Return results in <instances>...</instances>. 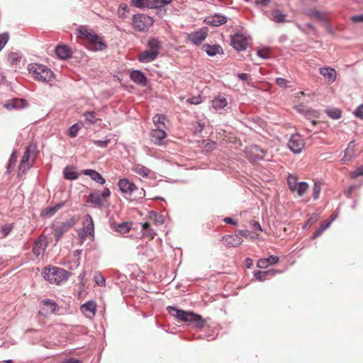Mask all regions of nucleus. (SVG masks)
Returning a JSON list of instances; mask_svg holds the SVG:
<instances>
[{"label":"nucleus","mask_w":363,"mask_h":363,"mask_svg":"<svg viewBox=\"0 0 363 363\" xmlns=\"http://www.w3.org/2000/svg\"><path fill=\"white\" fill-rule=\"evenodd\" d=\"M167 311L170 315L177 318L182 322L188 323L189 325L194 328H202L206 323V320L201 315L192 311H184L171 306L167 307Z\"/></svg>","instance_id":"nucleus-1"},{"label":"nucleus","mask_w":363,"mask_h":363,"mask_svg":"<svg viewBox=\"0 0 363 363\" xmlns=\"http://www.w3.org/2000/svg\"><path fill=\"white\" fill-rule=\"evenodd\" d=\"M77 30L79 36L84 38L90 44V47H89L90 50L98 52L105 50L107 48V45L103 38L92 30H89L87 26H80Z\"/></svg>","instance_id":"nucleus-2"},{"label":"nucleus","mask_w":363,"mask_h":363,"mask_svg":"<svg viewBox=\"0 0 363 363\" xmlns=\"http://www.w3.org/2000/svg\"><path fill=\"white\" fill-rule=\"evenodd\" d=\"M28 70L34 78L43 82H50L54 77L53 72L47 66L41 64H29L28 66Z\"/></svg>","instance_id":"nucleus-3"},{"label":"nucleus","mask_w":363,"mask_h":363,"mask_svg":"<svg viewBox=\"0 0 363 363\" xmlns=\"http://www.w3.org/2000/svg\"><path fill=\"white\" fill-rule=\"evenodd\" d=\"M68 272L62 268L57 267H48L43 272L45 279L51 284H59L61 281L67 279Z\"/></svg>","instance_id":"nucleus-4"},{"label":"nucleus","mask_w":363,"mask_h":363,"mask_svg":"<svg viewBox=\"0 0 363 363\" xmlns=\"http://www.w3.org/2000/svg\"><path fill=\"white\" fill-rule=\"evenodd\" d=\"M153 18L145 14H135L133 16V26L135 30L145 31L153 24Z\"/></svg>","instance_id":"nucleus-5"},{"label":"nucleus","mask_w":363,"mask_h":363,"mask_svg":"<svg viewBox=\"0 0 363 363\" xmlns=\"http://www.w3.org/2000/svg\"><path fill=\"white\" fill-rule=\"evenodd\" d=\"M76 223V219L71 218L66 221L61 223L59 225H56L54 229L55 239L58 242L62 236Z\"/></svg>","instance_id":"nucleus-6"},{"label":"nucleus","mask_w":363,"mask_h":363,"mask_svg":"<svg viewBox=\"0 0 363 363\" xmlns=\"http://www.w3.org/2000/svg\"><path fill=\"white\" fill-rule=\"evenodd\" d=\"M230 44L235 50L238 51H243L247 48V38L242 34H234L230 37Z\"/></svg>","instance_id":"nucleus-7"},{"label":"nucleus","mask_w":363,"mask_h":363,"mask_svg":"<svg viewBox=\"0 0 363 363\" xmlns=\"http://www.w3.org/2000/svg\"><path fill=\"white\" fill-rule=\"evenodd\" d=\"M305 146L303 140L298 135H293L289 143V149L295 154H299Z\"/></svg>","instance_id":"nucleus-8"},{"label":"nucleus","mask_w":363,"mask_h":363,"mask_svg":"<svg viewBox=\"0 0 363 363\" xmlns=\"http://www.w3.org/2000/svg\"><path fill=\"white\" fill-rule=\"evenodd\" d=\"M118 186L123 194L131 195L138 190L136 185L127 178L120 179L118 182Z\"/></svg>","instance_id":"nucleus-9"},{"label":"nucleus","mask_w":363,"mask_h":363,"mask_svg":"<svg viewBox=\"0 0 363 363\" xmlns=\"http://www.w3.org/2000/svg\"><path fill=\"white\" fill-rule=\"evenodd\" d=\"M36 150V145L34 144H30L26 147L23 155L20 162L19 169L25 170L28 169L31 165L29 164V159L30 157V154Z\"/></svg>","instance_id":"nucleus-10"},{"label":"nucleus","mask_w":363,"mask_h":363,"mask_svg":"<svg viewBox=\"0 0 363 363\" xmlns=\"http://www.w3.org/2000/svg\"><path fill=\"white\" fill-rule=\"evenodd\" d=\"M48 242L45 237L40 236L35 242L33 247V253L38 257L43 255L47 248Z\"/></svg>","instance_id":"nucleus-11"},{"label":"nucleus","mask_w":363,"mask_h":363,"mask_svg":"<svg viewBox=\"0 0 363 363\" xmlns=\"http://www.w3.org/2000/svg\"><path fill=\"white\" fill-rule=\"evenodd\" d=\"M130 79L140 86H145L147 83V78L145 74L139 69H135L130 73Z\"/></svg>","instance_id":"nucleus-12"},{"label":"nucleus","mask_w":363,"mask_h":363,"mask_svg":"<svg viewBox=\"0 0 363 363\" xmlns=\"http://www.w3.org/2000/svg\"><path fill=\"white\" fill-rule=\"evenodd\" d=\"M221 240L225 241V245L228 247H235L240 245L243 240L241 237L238 236L235 233L234 235H227L223 236Z\"/></svg>","instance_id":"nucleus-13"},{"label":"nucleus","mask_w":363,"mask_h":363,"mask_svg":"<svg viewBox=\"0 0 363 363\" xmlns=\"http://www.w3.org/2000/svg\"><path fill=\"white\" fill-rule=\"evenodd\" d=\"M167 137L166 132L163 128H155L151 131L150 138L151 140L157 145L164 144V140Z\"/></svg>","instance_id":"nucleus-14"},{"label":"nucleus","mask_w":363,"mask_h":363,"mask_svg":"<svg viewBox=\"0 0 363 363\" xmlns=\"http://www.w3.org/2000/svg\"><path fill=\"white\" fill-rule=\"evenodd\" d=\"M207 24L213 26H219L226 23L227 17L224 15L216 13L206 18Z\"/></svg>","instance_id":"nucleus-15"},{"label":"nucleus","mask_w":363,"mask_h":363,"mask_svg":"<svg viewBox=\"0 0 363 363\" xmlns=\"http://www.w3.org/2000/svg\"><path fill=\"white\" fill-rule=\"evenodd\" d=\"M158 55L157 52H152L150 50H145L141 52L138 57V60L141 63H149L154 61Z\"/></svg>","instance_id":"nucleus-16"},{"label":"nucleus","mask_w":363,"mask_h":363,"mask_svg":"<svg viewBox=\"0 0 363 363\" xmlns=\"http://www.w3.org/2000/svg\"><path fill=\"white\" fill-rule=\"evenodd\" d=\"M55 55L60 60H67L72 57V51L67 45H60L55 48Z\"/></svg>","instance_id":"nucleus-17"},{"label":"nucleus","mask_w":363,"mask_h":363,"mask_svg":"<svg viewBox=\"0 0 363 363\" xmlns=\"http://www.w3.org/2000/svg\"><path fill=\"white\" fill-rule=\"evenodd\" d=\"M87 201L96 208H100L103 206V198L96 191L89 194Z\"/></svg>","instance_id":"nucleus-18"},{"label":"nucleus","mask_w":363,"mask_h":363,"mask_svg":"<svg viewBox=\"0 0 363 363\" xmlns=\"http://www.w3.org/2000/svg\"><path fill=\"white\" fill-rule=\"evenodd\" d=\"M82 173L84 175L89 176L93 181L99 184H104L106 182L105 179L94 169H84Z\"/></svg>","instance_id":"nucleus-19"},{"label":"nucleus","mask_w":363,"mask_h":363,"mask_svg":"<svg viewBox=\"0 0 363 363\" xmlns=\"http://www.w3.org/2000/svg\"><path fill=\"white\" fill-rule=\"evenodd\" d=\"M43 304V310L45 311V313H42L44 315H47L48 313H55L59 309L56 302L51 299H45Z\"/></svg>","instance_id":"nucleus-20"},{"label":"nucleus","mask_w":363,"mask_h":363,"mask_svg":"<svg viewBox=\"0 0 363 363\" xmlns=\"http://www.w3.org/2000/svg\"><path fill=\"white\" fill-rule=\"evenodd\" d=\"M203 50L210 57L216 56L218 54H223V50L221 46L219 45H209L205 44L203 45Z\"/></svg>","instance_id":"nucleus-21"},{"label":"nucleus","mask_w":363,"mask_h":363,"mask_svg":"<svg viewBox=\"0 0 363 363\" xmlns=\"http://www.w3.org/2000/svg\"><path fill=\"white\" fill-rule=\"evenodd\" d=\"M206 38L205 31L199 30L189 35V40L194 45H200Z\"/></svg>","instance_id":"nucleus-22"},{"label":"nucleus","mask_w":363,"mask_h":363,"mask_svg":"<svg viewBox=\"0 0 363 363\" xmlns=\"http://www.w3.org/2000/svg\"><path fill=\"white\" fill-rule=\"evenodd\" d=\"M84 232L86 235H89L94 237V221L91 216L89 214H86L84 220Z\"/></svg>","instance_id":"nucleus-23"},{"label":"nucleus","mask_w":363,"mask_h":363,"mask_svg":"<svg viewBox=\"0 0 363 363\" xmlns=\"http://www.w3.org/2000/svg\"><path fill=\"white\" fill-rule=\"evenodd\" d=\"M110 227L116 232L125 234L130 230L131 223L122 222L118 224H116L113 222H110Z\"/></svg>","instance_id":"nucleus-24"},{"label":"nucleus","mask_w":363,"mask_h":363,"mask_svg":"<svg viewBox=\"0 0 363 363\" xmlns=\"http://www.w3.org/2000/svg\"><path fill=\"white\" fill-rule=\"evenodd\" d=\"M320 73L329 82H333L336 79V71L332 67H322L320 69Z\"/></svg>","instance_id":"nucleus-25"},{"label":"nucleus","mask_w":363,"mask_h":363,"mask_svg":"<svg viewBox=\"0 0 363 363\" xmlns=\"http://www.w3.org/2000/svg\"><path fill=\"white\" fill-rule=\"evenodd\" d=\"M26 103L23 99H14L6 101L4 107L8 110L18 109L23 107Z\"/></svg>","instance_id":"nucleus-26"},{"label":"nucleus","mask_w":363,"mask_h":363,"mask_svg":"<svg viewBox=\"0 0 363 363\" xmlns=\"http://www.w3.org/2000/svg\"><path fill=\"white\" fill-rule=\"evenodd\" d=\"M227 105V99L223 96L219 95L212 101V106L217 111L224 108Z\"/></svg>","instance_id":"nucleus-27"},{"label":"nucleus","mask_w":363,"mask_h":363,"mask_svg":"<svg viewBox=\"0 0 363 363\" xmlns=\"http://www.w3.org/2000/svg\"><path fill=\"white\" fill-rule=\"evenodd\" d=\"M147 46L149 48L148 50L157 52L159 55L160 50L162 47V42L157 38H152L148 40Z\"/></svg>","instance_id":"nucleus-28"},{"label":"nucleus","mask_w":363,"mask_h":363,"mask_svg":"<svg viewBox=\"0 0 363 363\" xmlns=\"http://www.w3.org/2000/svg\"><path fill=\"white\" fill-rule=\"evenodd\" d=\"M64 177L67 180H76L79 177V173L74 169V167L67 166L63 170Z\"/></svg>","instance_id":"nucleus-29"},{"label":"nucleus","mask_w":363,"mask_h":363,"mask_svg":"<svg viewBox=\"0 0 363 363\" xmlns=\"http://www.w3.org/2000/svg\"><path fill=\"white\" fill-rule=\"evenodd\" d=\"M286 15L279 10H273L271 13L270 19L276 23H282L286 22Z\"/></svg>","instance_id":"nucleus-30"},{"label":"nucleus","mask_w":363,"mask_h":363,"mask_svg":"<svg viewBox=\"0 0 363 363\" xmlns=\"http://www.w3.org/2000/svg\"><path fill=\"white\" fill-rule=\"evenodd\" d=\"M133 171L143 178H147L151 172L150 169H149L147 167L139 164H135L133 166Z\"/></svg>","instance_id":"nucleus-31"},{"label":"nucleus","mask_w":363,"mask_h":363,"mask_svg":"<svg viewBox=\"0 0 363 363\" xmlns=\"http://www.w3.org/2000/svg\"><path fill=\"white\" fill-rule=\"evenodd\" d=\"M96 305L94 301H89L81 306V310L83 313H89L91 315H94L96 313Z\"/></svg>","instance_id":"nucleus-32"},{"label":"nucleus","mask_w":363,"mask_h":363,"mask_svg":"<svg viewBox=\"0 0 363 363\" xmlns=\"http://www.w3.org/2000/svg\"><path fill=\"white\" fill-rule=\"evenodd\" d=\"M327 116L332 119H339L342 117V111L337 108H327L325 111Z\"/></svg>","instance_id":"nucleus-33"},{"label":"nucleus","mask_w":363,"mask_h":363,"mask_svg":"<svg viewBox=\"0 0 363 363\" xmlns=\"http://www.w3.org/2000/svg\"><path fill=\"white\" fill-rule=\"evenodd\" d=\"M309 185L306 182H299L297 184L296 187L294 189V191L297 194V195L300 197L303 196L305 193L308 191Z\"/></svg>","instance_id":"nucleus-34"},{"label":"nucleus","mask_w":363,"mask_h":363,"mask_svg":"<svg viewBox=\"0 0 363 363\" xmlns=\"http://www.w3.org/2000/svg\"><path fill=\"white\" fill-rule=\"evenodd\" d=\"M150 218L153 220L156 225H162L164 222L163 216L157 212L152 211L150 212Z\"/></svg>","instance_id":"nucleus-35"},{"label":"nucleus","mask_w":363,"mask_h":363,"mask_svg":"<svg viewBox=\"0 0 363 363\" xmlns=\"http://www.w3.org/2000/svg\"><path fill=\"white\" fill-rule=\"evenodd\" d=\"M13 228V223H8L2 225L0 229V239L6 238L11 233Z\"/></svg>","instance_id":"nucleus-36"},{"label":"nucleus","mask_w":363,"mask_h":363,"mask_svg":"<svg viewBox=\"0 0 363 363\" xmlns=\"http://www.w3.org/2000/svg\"><path fill=\"white\" fill-rule=\"evenodd\" d=\"M16 160H17L16 152V151H13V152L11 153V155L10 156V158H9V162L7 164V169H6L7 173H9V174L11 173V172L12 171V169H13V167L16 165Z\"/></svg>","instance_id":"nucleus-37"},{"label":"nucleus","mask_w":363,"mask_h":363,"mask_svg":"<svg viewBox=\"0 0 363 363\" xmlns=\"http://www.w3.org/2000/svg\"><path fill=\"white\" fill-rule=\"evenodd\" d=\"M83 116L86 122L92 125L96 123L97 118H96L95 113L94 111H85L83 113Z\"/></svg>","instance_id":"nucleus-38"},{"label":"nucleus","mask_w":363,"mask_h":363,"mask_svg":"<svg viewBox=\"0 0 363 363\" xmlns=\"http://www.w3.org/2000/svg\"><path fill=\"white\" fill-rule=\"evenodd\" d=\"M287 183L291 191H294V189L296 187L297 184H298L299 182L297 181V179L295 176L289 174L287 178Z\"/></svg>","instance_id":"nucleus-39"},{"label":"nucleus","mask_w":363,"mask_h":363,"mask_svg":"<svg viewBox=\"0 0 363 363\" xmlns=\"http://www.w3.org/2000/svg\"><path fill=\"white\" fill-rule=\"evenodd\" d=\"M142 227L144 235H147L151 238H153L155 236L156 233L151 228L150 225L148 223H143Z\"/></svg>","instance_id":"nucleus-40"},{"label":"nucleus","mask_w":363,"mask_h":363,"mask_svg":"<svg viewBox=\"0 0 363 363\" xmlns=\"http://www.w3.org/2000/svg\"><path fill=\"white\" fill-rule=\"evenodd\" d=\"M153 123L156 128H163L165 125L163 121V116L160 114L155 115L152 118Z\"/></svg>","instance_id":"nucleus-41"},{"label":"nucleus","mask_w":363,"mask_h":363,"mask_svg":"<svg viewBox=\"0 0 363 363\" xmlns=\"http://www.w3.org/2000/svg\"><path fill=\"white\" fill-rule=\"evenodd\" d=\"M321 191V184L319 182H315L313 186V198L314 200H318Z\"/></svg>","instance_id":"nucleus-42"},{"label":"nucleus","mask_w":363,"mask_h":363,"mask_svg":"<svg viewBox=\"0 0 363 363\" xmlns=\"http://www.w3.org/2000/svg\"><path fill=\"white\" fill-rule=\"evenodd\" d=\"M309 15L320 21H326L325 14L318 10L313 9V10L310 11Z\"/></svg>","instance_id":"nucleus-43"},{"label":"nucleus","mask_w":363,"mask_h":363,"mask_svg":"<svg viewBox=\"0 0 363 363\" xmlns=\"http://www.w3.org/2000/svg\"><path fill=\"white\" fill-rule=\"evenodd\" d=\"M94 281L99 286H105L106 279L101 272H96L94 275Z\"/></svg>","instance_id":"nucleus-44"},{"label":"nucleus","mask_w":363,"mask_h":363,"mask_svg":"<svg viewBox=\"0 0 363 363\" xmlns=\"http://www.w3.org/2000/svg\"><path fill=\"white\" fill-rule=\"evenodd\" d=\"M79 130V126L77 123L72 125L68 129V135L70 138H73L77 135Z\"/></svg>","instance_id":"nucleus-45"},{"label":"nucleus","mask_w":363,"mask_h":363,"mask_svg":"<svg viewBox=\"0 0 363 363\" xmlns=\"http://www.w3.org/2000/svg\"><path fill=\"white\" fill-rule=\"evenodd\" d=\"M57 211L55 209V208L53 206H49L45 208V210L43 211V215L45 217H52L54 216Z\"/></svg>","instance_id":"nucleus-46"},{"label":"nucleus","mask_w":363,"mask_h":363,"mask_svg":"<svg viewBox=\"0 0 363 363\" xmlns=\"http://www.w3.org/2000/svg\"><path fill=\"white\" fill-rule=\"evenodd\" d=\"M275 82L279 87H281V88L288 87L289 86L288 84L289 83V82L287 79H286L284 78H281V77L276 78Z\"/></svg>","instance_id":"nucleus-47"},{"label":"nucleus","mask_w":363,"mask_h":363,"mask_svg":"<svg viewBox=\"0 0 363 363\" xmlns=\"http://www.w3.org/2000/svg\"><path fill=\"white\" fill-rule=\"evenodd\" d=\"M354 116L359 119H363V104L358 106L353 111Z\"/></svg>","instance_id":"nucleus-48"},{"label":"nucleus","mask_w":363,"mask_h":363,"mask_svg":"<svg viewBox=\"0 0 363 363\" xmlns=\"http://www.w3.org/2000/svg\"><path fill=\"white\" fill-rule=\"evenodd\" d=\"M110 143V140H93V143L99 147H106Z\"/></svg>","instance_id":"nucleus-49"},{"label":"nucleus","mask_w":363,"mask_h":363,"mask_svg":"<svg viewBox=\"0 0 363 363\" xmlns=\"http://www.w3.org/2000/svg\"><path fill=\"white\" fill-rule=\"evenodd\" d=\"M132 4L139 9H145L146 7L147 0H131Z\"/></svg>","instance_id":"nucleus-50"},{"label":"nucleus","mask_w":363,"mask_h":363,"mask_svg":"<svg viewBox=\"0 0 363 363\" xmlns=\"http://www.w3.org/2000/svg\"><path fill=\"white\" fill-rule=\"evenodd\" d=\"M146 7L147 9H156L161 7V4H160L157 0H147Z\"/></svg>","instance_id":"nucleus-51"},{"label":"nucleus","mask_w":363,"mask_h":363,"mask_svg":"<svg viewBox=\"0 0 363 363\" xmlns=\"http://www.w3.org/2000/svg\"><path fill=\"white\" fill-rule=\"evenodd\" d=\"M352 158V153H350V147H348L345 151V156L341 160V161L343 162V163H345L350 160H351Z\"/></svg>","instance_id":"nucleus-52"},{"label":"nucleus","mask_w":363,"mask_h":363,"mask_svg":"<svg viewBox=\"0 0 363 363\" xmlns=\"http://www.w3.org/2000/svg\"><path fill=\"white\" fill-rule=\"evenodd\" d=\"M257 266L258 268L265 269L269 266V264L266 258H261L258 259L257 262Z\"/></svg>","instance_id":"nucleus-53"},{"label":"nucleus","mask_w":363,"mask_h":363,"mask_svg":"<svg viewBox=\"0 0 363 363\" xmlns=\"http://www.w3.org/2000/svg\"><path fill=\"white\" fill-rule=\"evenodd\" d=\"M187 102L191 104L197 105L202 102L201 97L200 96H193L187 99Z\"/></svg>","instance_id":"nucleus-54"},{"label":"nucleus","mask_w":363,"mask_h":363,"mask_svg":"<svg viewBox=\"0 0 363 363\" xmlns=\"http://www.w3.org/2000/svg\"><path fill=\"white\" fill-rule=\"evenodd\" d=\"M254 277L259 281H264L267 279V277L264 275V272L262 271L254 272Z\"/></svg>","instance_id":"nucleus-55"},{"label":"nucleus","mask_w":363,"mask_h":363,"mask_svg":"<svg viewBox=\"0 0 363 363\" xmlns=\"http://www.w3.org/2000/svg\"><path fill=\"white\" fill-rule=\"evenodd\" d=\"M266 259L267 260L269 266L278 263V262L279 261V257H277L276 255H270L269 257H267Z\"/></svg>","instance_id":"nucleus-56"},{"label":"nucleus","mask_w":363,"mask_h":363,"mask_svg":"<svg viewBox=\"0 0 363 363\" xmlns=\"http://www.w3.org/2000/svg\"><path fill=\"white\" fill-rule=\"evenodd\" d=\"M250 224L251 228L255 231H262V228L259 222H257L256 220H251Z\"/></svg>","instance_id":"nucleus-57"},{"label":"nucleus","mask_w":363,"mask_h":363,"mask_svg":"<svg viewBox=\"0 0 363 363\" xmlns=\"http://www.w3.org/2000/svg\"><path fill=\"white\" fill-rule=\"evenodd\" d=\"M351 21L355 23H363V13L352 16L351 17Z\"/></svg>","instance_id":"nucleus-58"},{"label":"nucleus","mask_w":363,"mask_h":363,"mask_svg":"<svg viewBox=\"0 0 363 363\" xmlns=\"http://www.w3.org/2000/svg\"><path fill=\"white\" fill-rule=\"evenodd\" d=\"M9 59L11 60L12 65H15L19 61L18 55L16 52H11L9 55Z\"/></svg>","instance_id":"nucleus-59"},{"label":"nucleus","mask_w":363,"mask_h":363,"mask_svg":"<svg viewBox=\"0 0 363 363\" xmlns=\"http://www.w3.org/2000/svg\"><path fill=\"white\" fill-rule=\"evenodd\" d=\"M235 233L238 236L240 237L243 236L247 238L250 235V232L247 230H237Z\"/></svg>","instance_id":"nucleus-60"},{"label":"nucleus","mask_w":363,"mask_h":363,"mask_svg":"<svg viewBox=\"0 0 363 363\" xmlns=\"http://www.w3.org/2000/svg\"><path fill=\"white\" fill-rule=\"evenodd\" d=\"M237 77L241 81H247L250 78V75L247 73H238Z\"/></svg>","instance_id":"nucleus-61"},{"label":"nucleus","mask_w":363,"mask_h":363,"mask_svg":"<svg viewBox=\"0 0 363 363\" xmlns=\"http://www.w3.org/2000/svg\"><path fill=\"white\" fill-rule=\"evenodd\" d=\"M271 0H256L255 4L257 6H267Z\"/></svg>","instance_id":"nucleus-62"},{"label":"nucleus","mask_w":363,"mask_h":363,"mask_svg":"<svg viewBox=\"0 0 363 363\" xmlns=\"http://www.w3.org/2000/svg\"><path fill=\"white\" fill-rule=\"evenodd\" d=\"M252 149L253 150L254 152H261L263 155L266 154V150L262 149L259 145H254L252 146Z\"/></svg>","instance_id":"nucleus-63"},{"label":"nucleus","mask_w":363,"mask_h":363,"mask_svg":"<svg viewBox=\"0 0 363 363\" xmlns=\"http://www.w3.org/2000/svg\"><path fill=\"white\" fill-rule=\"evenodd\" d=\"M81 361L78 359L69 357L67 359H65L62 363H80Z\"/></svg>","instance_id":"nucleus-64"}]
</instances>
